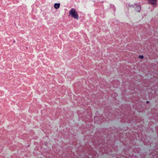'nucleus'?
I'll return each mask as SVG.
<instances>
[{
	"label": "nucleus",
	"mask_w": 158,
	"mask_h": 158,
	"mask_svg": "<svg viewBox=\"0 0 158 158\" xmlns=\"http://www.w3.org/2000/svg\"><path fill=\"white\" fill-rule=\"evenodd\" d=\"M69 15H71L72 18L78 19L79 16L77 10L73 8H72L69 12Z\"/></svg>",
	"instance_id": "f257e3e1"
},
{
	"label": "nucleus",
	"mask_w": 158,
	"mask_h": 158,
	"mask_svg": "<svg viewBox=\"0 0 158 158\" xmlns=\"http://www.w3.org/2000/svg\"><path fill=\"white\" fill-rule=\"evenodd\" d=\"M132 7H133L134 8H136V10H137L138 12H139V11L140 10L141 7L140 6L138 5H132Z\"/></svg>",
	"instance_id": "f03ea898"
},
{
	"label": "nucleus",
	"mask_w": 158,
	"mask_h": 158,
	"mask_svg": "<svg viewBox=\"0 0 158 158\" xmlns=\"http://www.w3.org/2000/svg\"><path fill=\"white\" fill-rule=\"evenodd\" d=\"M148 1L149 3L153 5H155L157 2V0H148Z\"/></svg>",
	"instance_id": "7ed1b4c3"
},
{
	"label": "nucleus",
	"mask_w": 158,
	"mask_h": 158,
	"mask_svg": "<svg viewBox=\"0 0 158 158\" xmlns=\"http://www.w3.org/2000/svg\"><path fill=\"white\" fill-rule=\"evenodd\" d=\"M60 6V3H56L54 4V7L55 9H58L59 8Z\"/></svg>",
	"instance_id": "20e7f679"
},
{
	"label": "nucleus",
	"mask_w": 158,
	"mask_h": 158,
	"mask_svg": "<svg viewBox=\"0 0 158 158\" xmlns=\"http://www.w3.org/2000/svg\"><path fill=\"white\" fill-rule=\"evenodd\" d=\"M139 57L141 59H143V55L139 56Z\"/></svg>",
	"instance_id": "39448f33"
},
{
	"label": "nucleus",
	"mask_w": 158,
	"mask_h": 158,
	"mask_svg": "<svg viewBox=\"0 0 158 158\" xmlns=\"http://www.w3.org/2000/svg\"><path fill=\"white\" fill-rule=\"evenodd\" d=\"M149 102L148 101H147L146 102V103H148Z\"/></svg>",
	"instance_id": "423d86ee"
},
{
	"label": "nucleus",
	"mask_w": 158,
	"mask_h": 158,
	"mask_svg": "<svg viewBox=\"0 0 158 158\" xmlns=\"http://www.w3.org/2000/svg\"><path fill=\"white\" fill-rule=\"evenodd\" d=\"M96 118H97V117H94V119H96Z\"/></svg>",
	"instance_id": "0eeeda50"
}]
</instances>
